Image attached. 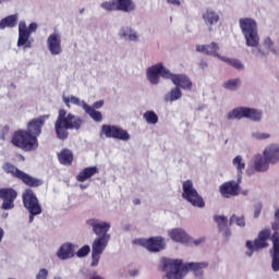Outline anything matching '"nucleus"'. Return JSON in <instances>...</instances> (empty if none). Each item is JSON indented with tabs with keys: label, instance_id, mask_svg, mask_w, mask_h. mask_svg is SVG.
Segmentation results:
<instances>
[{
	"label": "nucleus",
	"instance_id": "obj_1",
	"mask_svg": "<svg viewBox=\"0 0 279 279\" xmlns=\"http://www.w3.org/2000/svg\"><path fill=\"white\" fill-rule=\"evenodd\" d=\"M271 230H274L272 234ZM267 241L272 243V248L270 250L272 258L271 268L274 271H279V208L275 210V220L271 222V229H262L254 242L246 241L247 256H252L258 250L269 247V242Z\"/></svg>",
	"mask_w": 279,
	"mask_h": 279
},
{
	"label": "nucleus",
	"instance_id": "obj_2",
	"mask_svg": "<svg viewBox=\"0 0 279 279\" xmlns=\"http://www.w3.org/2000/svg\"><path fill=\"white\" fill-rule=\"evenodd\" d=\"M49 114L39 116L27 123V130H17L11 137V145L22 151H36L38 149V136L43 134V128L49 119Z\"/></svg>",
	"mask_w": 279,
	"mask_h": 279
},
{
	"label": "nucleus",
	"instance_id": "obj_3",
	"mask_svg": "<svg viewBox=\"0 0 279 279\" xmlns=\"http://www.w3.org/2000/svg\"><path fill=\"white\" fill-rule=\"evenodd\" d=\"M163 267L162 271H167L166 278L167 279H182L189 271H193L196 278H204V269L208 268L207 262L195 263L191 262L184 264L182 259H162Z\"/></svg>",
	"mask_w": 279,
	"mask_h": 279
},
{
	"label": "nucleus",
	"instance_id": "obj_4",
	"mask_svg": "<svg viewBox=\"0 0 279 279\" xmlns=\"http://www.w3.org/2000/svg\"><path fill=\"white\" fill-rule=\"evenodd\" d=\"M84 120L73 113H68L65 109H60L54 122V132L59 141L69 138V130H81Z\"/></svg>",
	"mask_w": 279,
	"mask_h": 279
},
{
	"label": "nucleus",
	"instance_id": "obj_5",
	"mask_svg": "<svg viewBox=\"0 0 279 279\" xmlns=\"http://www.w3.org/2000/svg\"><path fill=\"white\" fill-rule=\"evenodd\" d=\"M263 155H256L254 157L253 167L255 171L259 173H265V171L269 170V165H276L279 162V146L270 145L265 148Z\"/></svg>",
	"mask_w": 279,
	"mask_h": 279
},
{
	"label": "nucleus",
	"instance_id": "obj_6",
	"mask_svg": "<svg viewBox=\"0 0 279 279\" xmlns=\"http://www.w3.org/2000/svg\"><path fill=\"white\" fill-rule=\"evenodd\" d=\"M240 28L244 35L247 47H256L260 41L256 21L250 17L240 19Z\"/></svg>",
	"mask_w": 279,
	"mask_h": 279
},
{
	"label": "nucleus",
	"instance_id": "obj_7",
	"mask_svg": "<svg viewBox=\"0 0 279 279\" xmlns=\"http://www.w3.org/2000/svg\"><path fill=\"white\" fill-rule=\"evenodd\" d=\"M3 170L5 173H11L13 178L21 180L26 186H29L31 189H38V186H43V180L23 172L10 162L3 165Z\"/></svg>",
	"mask_w": 279,
	"mask_h": 279
},
{
	"label": "nucleus",
	"instance_id": "obj_8",
	"mask_svg": "<svg viewBox=\"0 0 279 279\" xmlns=\"http://www.w3.org/2000/svg\"><path fill=\"white\" fill-rule=\"evenodd\" d=\"M182 197L185 202H189L194 208H204L206 206V202H204V197L199 195L196 191L195 186H193V181L186 180L182 183Z\"/></svg>",
	"mask_w": 279,
	"mask_h": 279
},
{
	"label": "nucleus",
	"instance_id": "obj_9",
	"mask_svg": "<svg viewBox=\"0 0 279 279\" xmlns=\"http://www.w3.org/2000/svg\"><path fill=\"white\" fill-rule=\"evenodd\" d=\"M227 119L228 121H232V119H236L238 121H241V119L260 121L263 119V112H260L258 109L239 107L230 111L227 116Z\"/></svg>",
	"mask_w": 279,
	"mask_h": 279
},
{
	"label": "nucleus",
	"instance_id": "obj_10",
	"mask_svg": "<svg viewBox=\"0 0 279 279\" xmlns=\"http://www.w3.org/2000/svg\"><path fill=\"white\" fill-rule=\"evenodd\" d=\"M38 29V24L31 23L28 28L27 24L24 21H21L19 24V39H17V47H24L25 49H31L32 41H29V36L32 33Z\"/></svg>",
	"mask_w": 279,
	"mask_h": 279
},
{
	"label": "nucleus",
	"instance_id": "obj_11",
	"mask_svg": "<svg viewBox=\"0 0 279 279\" xmlns=\"http://www.w3.org/2000/svg\"><path fill=\"white\" fill-rule=\"evenodd\" d=\"M22 202L24 204V208H26L28 213H33V215H40L43 213V207L40 206L34 190L26 189L22 194Z\"/></svg>",
	"mask_w": 279,
	"mask_h": 279
},
{
	"label": "nucleus",
	"instance_id": "obj_12",
	"mask_svg": "<svg viewBox=\"0 0 279 279\" xmlns=\"http://www.w3.org/2000/svg\"><path fill=\"white\" fill-rule=\"evenodd\" d=\"M110 239L105 236H98L94 240L92 244V267H97L101 258V254L106 247H108Z\"/></svg>",
	"mask_w": 279,
	"mask_h": 279
},
{
	"label": "nucleus",
	"instance_id": "obj_13",
	"mask_svg": "<svg viewBox=\"0 0 279 279\" xmlns=\"http://www.w3.org/2000/svg\"><path fill=\"white\" fill-rule=\"evenodd\" d=\"M101 132L106 138H116L117 141H130V133L118 125L102 124Z\"/></svg>",
	"mask_w": 279,
	"mask_h": 279
},
{
	"label": "nucleus",
	"instance_id": "obj_14",
	"mask_svg": "<svg viewBox=\"0 0 279 279\" xmlns=\"http://www.w3.org/2000/svg\"><path fill=\"white\" fill-rule=\"evenodd\" d=\"M163 77H167V80H170L172 84L177 88H182L183 90H191L193 88V82H191V78L184 74H173L171 72H162Z\"/></svg>",
	"mask_w": 279,
	"mask_h": 279
},
{
	"label": "nucleus",
	"instance_id": "obj_15",
	"mask_svg": "<svg viewBox=\"0 0 279 279\" xmlns=\"http://www.w3.org/2000/svg\"><path fill=\"white\" fill-rule=\"evenodd\" d=\"M19 197L16 190L12 187H2L0 189V199H2L1 209L2 210H12L14 208V202Z\"/></svg>",
	"mask_w": 279,
	"mask_h": 279
},
{
	"label": "nucleus",
	"instance_id": "obj_16",
	"mask_svg": "<svg viewBox=\"0 0 279 279\" xmlns=\"http://www.w3.org/2000/svg\"><path fill=\"white\" fill-rule=\"evenodd\" d=\"M87 226L93 228V232L96 234V236H107V239H110V234H108V231L110 230V222L88 219Z\"/></svg>",
	"mask_w": 279,
	"mask_h": 279
},
{
	"label": "nucleus",
	"instance_id": "obj_17",
	"mask_svg": "<svg viewBox=\"0 0 279 279\" xmlns=\"http://www.w3.org/2000/svg\"><path fill=\"white\" fill-rule=\"evenodd\" d=\"M47 45L51 56H60L62 51V37L58 33H52L47 39Z\"/></svg>",
	"mask_w": 279,
	"mask_h": 279
},
{
	"label": "nucleus",
	"instance_id": "obj_18",
	"mask_svg": "<svg viewBox=\"0 0 279 279\" xmlns=\"http://www.w3.org/2000/svg\"><path fill=\"white\" fill-rule=\"evenodd\" d=\"M239 183L236 181H229L225 182L223 184L220 185V195L222 197H235V195H239Z\"/></svg>",
	"mask_w": 279,
	"mask_h": 279
},
{
	"label": "nucleus",
	"instance_id": "obj_19",
	"mask_svg": "<svg viewBox=\"0 0 279 279\" xmlns=\"http://www.w3.org/2000/svg\"><path fill=\"white\" fill-rule=\"evenodd\" d=\"M143 245L148 250V252H160L161 250H165L166 246L165 239L162 236H155L145 240Z\"/></svg>",
	"mask_w": 279,
	"mask_h": 279
},
{
	"label": "nucleus",
	"instance_id": "obj_20",
	"mask_svg": "<svg viewBox=\"0 0 279 279\" xmlns=\"http://www.w3.org/2000/svg\"><path fill=\"white\" fill-rule=\"evenodd\" d=\"M196 51L199 53H205V56H213L214 58H223V56H220L219 53V45L217 43L213 41L209 45H198L196 47Z\"/></svg>",
	"mask_w": 279,
	"mask_h": 279
},
{
	"label": "nucleus",
	"instance_id": "obj_21",
	"mask_svg": "<svg viewBox=\"0 0 279 279\" xmlns=\"http://www.w3.org/2000/svg\"><path fill=\"white\" fill-rule=\"evenodd\" d=\"M203 21L205 25L208 26L209 32H213V25H217V23H219V13L208 8L203 13Z\"/></svg>",
	"mask_w": 279,
	"mask_h": 279
},
{
	"label": "nucleus",
	"instance_id": "obj_22",
	"mask_svg": "<svg viewBox=\"0 0 279 279\" xmlns=\"http://www.w3.org/2000/svg\"><path fill=\"white\" fill-rule=\"evenodd\" d=\"M214 221L217 223L219 232H221L226 239H230L232 231H230V227H228V217L215 215Z\"/></svg>",
	"mask_w": 279,
	"mask_h": 279
},
{
	"label": "nucleus",
	"instance_id": "obj_23",
	"mask_svg": "<svg viewBox=\"0 0 279 279\" xmlns=\"http://www.w3.org/2000/svg\"><path fill=\"white\" fill-rule=\"evenodd\" d=\"M57 256L61 260H66L68 258H73V256H75V248H74L73 244L65 243V244L61 245V247L57 252Z\"/></svg>",
	"mask_w": 279,
	"mask_h": 279
},
{
	"label": "nucleus",
	"instance_id": "obj_24",
	"mask_svg": "<svg viewBox=\"0 0 279 279\" xmlns=\"http://www.w3.org/2000/svg\"><path fill=\"white\" fill-rule=\"evenodd\" d=\"M97 173H99V168H97V166L86 167L76 175V181L86 182V180H90V178L97 175Z\"/></svg>",
	"mask_w": 279,
	"mask_h": 279
},
{
	"label": "nucleus",
	"instance_id": "obj_25",
	"mask_svg": "<svg viewBox=\"0 0 279 279\" xmlns=\"http://www.w3.org/2000/svg\"><path fill=\"white\" fill-rule=\"evenodd\" d=\"M58 160L60 165L70 167V165H73V150L69 148L61 149V151L58 154Z\"/></svg>",
	"mask_w": 279,
	"mask_h": 279
},
{
	"label": "nucleus",
	"instance_id": "obj_26",
	"mask_svg": "<svg viewBox=\"0 0 279 279\" xmlns=\"http://www.w3.org/2000/svg\"><path fill=\"white\" fill-rule=\"evenodd\" d=\"M169 236L172 241H175V243H189V234L182 229H172L169 232Z\"/></svg>",
	"mask_w": 279,
	"mask_h": 279
},
{
	"label": "nucleus",
	"instance_id": "obj_27",
	"mask_svg": "<svg viewBox=\"0 0 279 279\" xmlns=\"http://www.w3.org/2000/svg\"><path fill=\"white\" fill-rule=\"evenodd\" d=\"M117 11L119 12H134L136 5L132 0H116Z\"/></svg>",
	"mask_w": 279,
	"mask_h": 279
},
{
	"label": "nucleus",
	"instance_id": "obj_28",
	"mask_svg": "<svg viewBox=\"0 0 279 279\" xmlns=\"http://www.w3.org/2000/svg\"><path fill=\"white\" fill-rule=\"evenodd\" d=\"M83 110H85L86 114L90 117V119L100 122L104 119V116L100 111L95 110L90 105L83 102Z\"/></svg>",
	"mask_w": 279,
	"mask_h": 279
},
{
	"label": "nucleus",
	"instance_id": "obj_29",
	"mask_svg": "<svg viewBox=\"0 0 279 279\" xmlns=\"http://www.w3.org/2000/svg\"><path fill=\"white\" fill-rule=\"evenodd\" d=\"M165 73H170V71H148L147 72V78L150 84H158L160 77H163V80H167V76H165Z\"/></svg>",
	"mask_w": 279,
	"mask_h": 279
},
{
	"label": "nucleus",
	"instance_id": "obj_30",
	"mask_svg": "<svg viewBox=\"0 0 279 279\" xmlns=\"http://www.w3.org/2000/svg\"><path fill=\"white\" fill-rule=\"evenodd\" d=\"M16 21H19V15H9L0 21V29H5V27H16Z\"/></svg>",
	"mask_w": 279,
	"mask_h": 279
},
{
	"label": "nucleus",
	"instance_id": "obj_31",
	"mask_svg": "<svg viewBox=\"0 0 279 279\" xmlns=\"http://www.w3.org/2000/svg\"><path fill=\"white\" fill-rule=\"evenodd\" d=\"M220 60L222 62H226L229 64V66H232L233 69H236L238 71H242V69H245V65H243V62L239 59H232L228 57H220Z\"/></svg>",
	"mask_w": 279,
	"mask_h": 279
},
{
	"label": "nucleus",
	"instance_id": "obj_32",
	"mask_svg": "<svg viewBox=\"0 0 279 279\" xmlns=\"http://www.w3.org/2000/svg\"><path fill=\"white\" fill-rule=\"evenodd\" d=\"M178 99H182V90L179 87L172 88L166 96L165 101H178Z\"/></svg>",
	"mask_w": 279,
	"mask_h": 279
},
{
	"label": "nucleus",
	"instance_id": "obj_33",
	"mask_svg": "<svg viewBox=\"0 0 279 279\" xmlns=\"http://www.w3.org/2000/svg\"><path fill=\"white\" fill-rule=\"evenodd\" d=\"M63 102L68 108H71V104L78 107L82 106L84 108V104H86V101H82L80 100V98L75 96H71V97L63 96Z\"/></svg>",
	"mask_w": 279,
	"mask_h": 279
},
{
	"label": "nucleus",
	"instance_id": "obj_34",
	"mask_svg": "<svg viewBox=\"0 0 279 279\" xmlns=\"http://www.w3.org/2000/svg\"><path fill=\"white\" fill-rule=\"evenodd\" d=\"M121 36L129 38V40H138V35L130 27H123L121 29Z\"/></svg>",
	"mask_w": 279,
	"mask_h": 279
},
{
	"label": "nucleus",
	"instance_id": "obj_35",
	"mask_svg": "<svg viewBox=\"0 0 279 279\" xmlns=\"http://www.w3.org/2000/svg\"><path fill=\"white\" fill-rule=\"evenodd\" d=\"M241 86V80L239 78H232L223 83V88H227V90H236Z\"/></svg>",
	"mask_w": 279,
	"mask_h": 279
},
{
	"label": "nucleus",
	"instance_id": "obj_36",
	"mask_svg": "<svg viewBox=\"0 0 279 279\" xmlns=\"http://www.w3.org/2000/svg\"><path fill=\"white\" fill-rule=\"evenodd\" d=\"M144 119L146 123H149L150 125H156V123H158V114L154 111H146L144 113Z\"/></svg>",
	"mask_w": 279,
	"mask_h": 279
},
{
	"label": "nucleus",
	"instance_id": "obj_37",
	"mask_svg": "<svg viewBox=\"0 0 279 279\" xmlns=\"http://www.w3.org/2000/svg\"><path fill=\"white\" fill-rule=\"evenodd\" d=\"M232 162L238 173H243V170H245V162L243 161V157L238 155Z\"/></svg>",
	"mask_w": 279,
	"mask_h": 279
},
{
	"label": "nucleus",
	"instance_id": "obj_38",
	"mask_svg": "<svg viewBox=\"0 0 279 279\" xmlns=\"http://www.w3.org/2000/svg\"><path fill=\"white\" fill-rule=\"evenodd\" d=\"M232 223H236L240 228H245V216L232 215L230 218V226H232Z\"/></svg>",
	"mask_w": 279,
	"mask_h": 279
},
{
	"label": "nucleus",
	"instance_id": "obj_39",
	"mask_svg": "<svg viewBox=\"0 0 279 279\" xmlns=\"http://www.w3.org/2000/svg\"><path fill=\"white\" fill-rule=\"evenodd\" d=\"M101 8L104 10H107L108 12H112V11L117 10V0H112L109 2H102Z\"/></svg>",
	"mask_w": 279,
	"mask_h": 279
},
{
	"label": "nucleus",
	"instance_id": "obj_40",
	"mask_svg": "<svg viewBox=\"0 0 279 279\" xmlns=\"http://www.w3.org/2000/svg\"><path fill=\"white\" fill-rule=\"evenodd\" d=\"M90 254V246L89 245H84L76 252V256L78 258H84L85 256H88Z\"/></svg>",
	"mask_w": 279,
	"mask_h": 279
},
{
	"label": "nucleus",
	"instance_id": "obj_41",
	"mask_svg": "<svg viewBox=\"0 0 279 279\" xmlns=\"http://www.w3.org/2000/svg\"><path fill=\"white\" fill-rule=\"evenodd\" d=\"M270 134L268 133H259V132H256V133H253V138H256L257 141H265V138H270Z\"/></svg>",
	"mask_w": 279,
	"mask_h": 279
},
{
	"label": "nucleus",
	"instance_id": "obj_42",
	"mask_svg": "<svg viewBox=\"0 0 279 279\" xmlns=\"http://www.w3.org/2000/svg\"><path fill=\"white\" fill-rule=\"evenodd\" d=\"M147 71H167V69H165V65H162V63H157L153 66H149Z\"/></svg>",
	"mask_w": 279,
	"mask_h": 279
},
{
	"label": "nucleus",
	"instance_id": "obj_43",
	"mask_svg": "<svg viewBox=\"0 0 279 279\" xmlns=\"http://www.w3.org/2000/svg\"><path fill=\"white\" fill-rule=\"evenodd\" d=\"M47 276H49V271H47V269L43 268L37 274L36 279H47Z\"/></svg>",
	"mask_w": 279,
	"mask_h": 279
},
{
	"label": "nucleus",
	"instance_id": "obj_44",
	"mask_svg": "<svg viewBox=\"0 0 279 279\" xmlns=\"http://www.w3.org/2000/svg\"><path fill=\"white\" fill-rule=\"evenodd\" d=\"M263 210V205L262 204H257L255 205V210H254V218L258 219V217H260V211Z\"/></svg>",
	"mask_w": 279,
	"mask_h": 279
},
{
	"label": "nucleus",
	"instance_id": "obj_45",
	"mask_svg": "<svg viewBox=\"0 0 279 279\" xmlns=\"http://www.w3.org/2000/svg\"><path fill=\"white\" fill-rule=\"evenodd\" d=\"M102 107H104V100H98V101L94 102L92 108L99 109V108H102Z\"/></svg>",
	"mask_w": 279,
	"mask_h": 279
},
{
	"label": "nucleus",
	"instance_id": "obj_46",
	"mask_svg": "<svg viewBox=\"0 0 279 279\" xmlns=\"http://www.w3.org/2000/svg\"><path fill=\"white\" fill-rule=\"evenodd\" d=\"M265 45H267V47L271 49V47H274V41L271 40V38L268 37L265 39Z\"/></svg>",
	"mask_w": 279,
	"mask_h": 279
},
{
	"label": "nucleus",
	"instance_id": "obj_47",
	"mask_svg": "<svg viewBox=\"0 0 279 279\" xmlns=\"http://www.w3.org/2000/svg\"><path fill=\"white\" fill-rule=\"evenodd\" d=\"M167 3H170L171 5H181L180 0H166Z\"/></svg>",
	"mask_w": 279,
	"mask_h": 279
},
{
	"label": "nucleus",
	"instance_id": "obj_48",
	"mask_svg": "<svg viewBox=\"0 0 279 279\" xmlns=\"http://www.w3.org/2000/svg\"><path fill=\"white\" fill-rule=\"evenodd\" d=\"M36 215H40V214L29 213V223H32V221H34V217H36Z\"/></svg>",
	"mask_w": 279,
	"mask_h": 279
},
{
	"label": "nucleus",
	"instance_id": "obj_49",
	"mask_svg": "<svg viewBox=\"0 0 279 279\" xmlns=\"http://www.w3.org/2000/svg\"><path fill=\"white\" fill-rule=\"evenodd\" d=\"M133 204H134L135 206H138V205L141 204V199H140V198H134V199H133Z\"/></svg>",
	"mask_w": 279,
	"mask_h": 279
},
{
	"label": "nucleus",
	"instance_id": "obj_50",
	"mask_svg": "<svg viewBox=\"0 0 279 279\" xmlns=\"http://www.w3.org/2000/svg\"><path fill=\"white\" fill-rule=\"evenodd\" d=\"M204 239L195 240L194 243L195 245H199V243H203Z\"/></svg>",
	"mask_w": 279,
	"mask_h": 279
},
{
	"label": "nucleus",
	"instance_id": "obj_51",
	"mask_svg": "<svg viewBox=\"0 0 279 279\" xmlns=\"http://www.w3.org/2000/svg\"><path fill=\"white\" fill-rule=\"evenodd\" d=\"M125 230H130V225L124 227Z\"/></svg>",
	"mask_w": 279,
	"mask_h": 279
},
{
	"label": "nucleus",
	"instance_id": "obj_52",
	"mask_svg": "<svg viewBox=\"0 0 279 279\" xmlns=\"http://www.w3.org/2000/svg\"><path fill=\"white\" fill-rule=\"evenodd\" d=\"M138 272L137 271H134L133 274H131V276H136Z\"/></svg>",
	"mask_w": 279,
	"mask_h": 279
},
{
	"label": "nucleus",
	"instance_id": "obj_53",
	"mask_svg": "<svg viewBox=\"0 0 279 279\" xmlns=\"http://www.w3.org/2000/svg\"><path fill=\"white\" fill-rule=\"evenodd\" d=\"M80 13H81V14H84V9H82V10L80 11Z\"/></svg>",
	"mask_w": 279,
	"mask_h": 279
},
{
	"label": "nucleus",
	"instance_id": "obj_54",
	"mask_svg": "<svg viewBox=\"0 0 279 279\" xmlns=\"http://www.w3.org/2000/svg\"><path fill=\"white\" fill-rule=\"evenodd\" d=\"M81 189H86V186L85 185H81Z\"/></svg>",
	"mask_w": 279,
	"mask_h": 279
},
{
	"label": "nucleus",
	"instance_id": "obj_55",
	"mask_svg": "<svg viewBox=\"0 0 279 279\" xmlns=\"http://www.w3.org/2000/svg\"><path fill=\"white\" fill-rule=\"evenodd\" d=\"M5 132H8V128H4Z\"/></svg>",
	"mask_w": 279,
	"mask_h": 279
}]
</instances>
